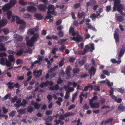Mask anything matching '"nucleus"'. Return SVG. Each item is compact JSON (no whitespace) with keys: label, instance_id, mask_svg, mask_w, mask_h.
<instances>
[{"label":"nucleus","instance_id":"obj_1","mask_svg":"<svg viewBox=\"0 0 125 125\" xmlns=\"http://www.w3.org/2000/svg\"><path fill=\"white\" fill-rule=\"evenodd\" d=\"M114 1V6L113 7V10L115 11L117 10L122 15H123L122 11L123 9L122 6L120 4V1L119 0H113Z\"/></svg>","mask_w":125,"mask_h":125},{"label":"nucleus","instance_id":"obj_2","mask_svg":"<svg viewBox=\"0 0 125 125\" xmlns=\"http://www.w3.org/2000/svg\"><path fill=\"white\" fill-rule=\"evenodd\" d=\"M0 63L2 65H6L7 67L11 66L12 63L6 58H1L0 60Z\"/></svg>","mask_w":125,"mask_h":125},{"label":"nucleus","instance_id":"obj_3","mask_svg":"<svg viewBox=\"0 0 125 125\" xmlns=\"http://www.w3.org/2000/svg\"><path fill=\"white\" fill-rule=\"evenodd\" d=\"M6 15L8 19L9 20H10L11 17V22H13L15 21V17L16 16L12 14V12L10 11L9 10L8 11L6 12Z\"/></svg>","mask_w":125,"mask_h":125},{"label":"nucleus","instance_id":"obj_4","mask_svg":"<svg viewBox=\"0 0 125 125\" xmlns=\"http://www.w3.org/2000/svg\"><path fill=\"white\" fill-rule=\"evenodd\" d=\"M89 104L91 107L93 108H98L100 107V103L99 102L93 103V101L92 99H90Z\"/></svg>","mask_w":125,"mask_h":125},{"label":"nucleus","instance_id":"obj_5","mask_svg":"<svg viewBox=\"0 0 125 125\" xmlns=\"http://www.w3.org/2000/svg\"><path fill=\"white\" fill-rule=\"evenodd\" d=\"M75 36H74L73 37H70V38L71 40L75 41L78 42H79L82 41L83 39L82 38L79 36L78 33V35H76Z\"/></svg>","mask_w":125,"mask_h":125},{"label":"nucleus","instance_id":"obj_6","mask_svg":"<svg viewBox=\"0 0 125 125\" xmlns=\"http://www.w3.org/2000/svg\"><path fill=\"white\" fill-rule=\"evenodd\" d=\"M11 8V6L10 4L7 3L6 4L2 7V9L4 12L10 9Z\"/></svg>","mask_w":125,"mask_h":125},{"label":"nucleus","instance_id":"obj_7","mask_svg":"<svg viewBox=\"0 0 125 125\" xmlns=\"http://www.w3.org/2000/svg\"><path fill=\"white\" fill-rule=\"evenodd\" d=\"M69 33L71 34L73 36H75L76 35H78V33L76 31L74 30V28L73 27H70L69 29Z\"/></svg>","mask_w":125,"mask_h":125},{"label":"nucleus","instance_id":"obj_8","mask_svg":"<svg viewBox=\"0 0 125 125\" xmlns=\"http://www.w3.org/2000/svg\"><path fill=\"white\" fill-rule=\"evenodd\" d=\"M39 37V34L38 33H36L30 39H31V40L34 42L37 41Z\"/></svg>","mask_w":125,"mask_h":125},{"label":"nucleus","instance_id":"obj_9","mask_svg":"<svg viewBox=\"0 0 125 125\" xmlns=\"http://www.w3.org/2000/svg\"><path fill=\"white\" fill-rule=\"evenodd\" d=\"M42 70L40 69L38 70L35 71L33 72V73L34 74V75L36 77L40 76L42 74Z\"/></svg>","mask_w":125,"mask_h":125},{"label":"nucleus","instance_id":"obj_10","mask_svg":"<svg viewBox=\"0 0 125 125\" xmlns=\"http://www.w3.org/2000/svg\"><path fill=\"white\" fill-rule=\"evenodd\" d=\"M90 49V47L88 45L85 46V48L83 51H81L80 52L79 54L80 55H84Z\"/></svg>","mask_w":125,"mask_h":125},{"label":"nucleus","instance_id":"obj_11","mask_svg":"<svg viewBox=\"0 0 125 125\" xmlns=\"http://www.w3.org/2000/svg\"><path fill=\"white\" fill-rule=\"evenodd\" d=\"M27 10L28 12H33L36 11L37 9L34 7L28 6L27 7Z\"/></svg>","mask_w":125,"mask_h":125},{"label":"nucleus","instance_id":"obj_12","mask_svg":"<svg viewBox=\"0 0 125 125\" xmlns=\"http://www.w3.org/2000/svg\"><path fill=\"white\" fill-rule=\"evenodd\" d=\"M48 15L46 17V19H48L51 17V16L50 15V14H52L56 15L57 13L54 11H51L48 10L47 11Z\"/></svg>","mask_w":125,"mask_h":125},{"label":"nucleus","instance_id":"obj_13","mask_svg":"<svg viewBox=\"0 0 125 125\" xmlns=\"http://www.w3.org/2000/svg\"><path fill=\"white\" fill-rule=\"evenodd\" d=\"M52 84L53 83L52 82H49V81H47L46 82H43L39 86L41 88H43L45 86L48 85L49 84Z\"/></svg>","mask_w":125,"mask_h":125},{"label":"nucleus","instance_id":"obj_14","mask_svg":"<svg viewBox=\"0 0 125 125\" xmlns=\"http://www.w3.org/2000/svg\"><path fill=\"white\" fill-rule=\"evenodd\" d=\"M96 71V68L92 67H91V69L89 71V73L90 76H93L95 73Z\"/></svg>","mask_w":125,"mask_h":125},{"label":"nucleus","instance_id":"obj_15","mask_svg":"<svg viewBox=\"0 0 125 125\" xmlns=\"http://www.w3.org/2000/svg\"><path fill=\"white\" fill-rule=\"evenodd\" d=\"M16 18V23L17 24H20L21 25L24 24V23H26L23 20H21L18 17L16 16L15 18Z\"/></svg>","mask_w":125,"mask_h":125},{"label":"nucleus","instance_id":"obj_16","mask_svg":"<svg viewBox=\"0 0 125 125\" xmlns=\"http://www.w3.org/2000/svg\"><path fill=\"white\" fill-rule=\"evenodd\" d=\"M26 41L27 45L29 46L32 47L34 45V43L31 40V39L30 40H26Z\"/></svg>","mask_w":125,"mask_h":125},{"label":"nucleus","instance_id":"obj_17","mask_svg":"<svg viewBox=\"0 0 125 125\" xmlns=\"http://www.w3.org/2000/svg\"><path fill=\"white\" fill-rule=\"evenodd\" d=\"M27 103V102L26 101L25 99H24L23 100L22 103H21V104H14V105L16 107H20L21 106V105L22 106H25Z\"/></svg>","mask_w":125,"mask_h":125},{"label":"nucleus","instance_id":"obj_18","mask_svg":"<svg viewBox=\"0 0 125 125\" xmlns=\"http://www.w3.org/2000/svg\"><path fill=\"white\" fill-rule=\"evenodd\" d=\"M115 17L117 20L119 22H122L123 21V17L121 16H119L117 14H115Z\"/></svg>","mask_w":125,"mask_h":125},{"label":"nucleus","instance_id":"obj_19","mask_svg":"<svg viewBox=\"0 0 125 125\" xmlns=\"http://www.w3.org/2000/svg\"><path fill=\"white\" fill-rule=\"evenodd\" d=\"M7 23V20L6 19L1 20L0 21V27L5 26Z\"/></svg>","mask_w":125,"mask_h":125},{"label":"nucleus","instance_id":"obj_20","mask_svg":"<svg viewBox=\"0 0 125 125\" xmlns=\"http://www.w3.org/2000/svg\"><path fill=\"white\" fill-rule=\"evenodd\" d=\"M113 90H111L110 92V95L111 96L112 99L114 100L115 101H116V96L113 94Z\"/></svg>","mask_w":125,"mask_h":125},{"label":"nucleus","instance_id":"obj_21","mask_svg":"<svg viewBox=\"0 0 125 125\" xmlns=\"http://www.w3.org/2000/svg\"><path fill=\"white\" fill-rule=\"evenodd\" d=\"M38 7L40 10H43L46 8V6L44 5L40 4L38 6Z\"/></svg>","mask_w":125,"mask_h":125},{"label":"nucleus","instance_id":"obj_22","mask_svg":"<svg viewBox=\"0 0 125 125\" xmlns=\"http://www.w3.org/2000/svg\"><path fill=\"white\" fill-rule=\"evenodd\" d=\"M14 37L17 39L19 41H21L23 39V38L22 36L17 34H15L14 35Z\"/></svg>","mask_w":125,"mask_h":125},{"label":"nucleus","instance_id":"obj_23","mask_svg":"<svg viewBox=\"0 0 125 125\" xmlns=\"http://www.w3.org/2000/svg\"><path fill=\"white\" fill-rule=\"evenodd\" d=\"M77 16L78 18H81L84 17L86 15V14L85 12H82L81 13L78 12L77 14Z\"/></svg>","mask_w":125,"mask_h":125},{"label":"nucleus","instance_id":"obj_24","mask_svg":"<svg viewBox=\"0 0 125 125\" xmlns=\"http://www.w3.org/2000/svg\"><path fill=\"white\" fill-rule=\"evenodd\" d=\"M86 25L88 26V28L90 29H92L94 31H96V30L94 27H93L89 23H86Z\"/></svg>","mask_w":125,"mask_h":125},{"label":"nucleus","instance_id":"obj_25","mask_svg":"<svg viewBox=\"0 0 125 125\" xmlns=\"http://www.w3.org/2000/svg\"><path fill=\"white\" fill-rule=\"evenodd\" d=\"M9 60L10 62H15V59L14 57L11 55H10L8 56Z\"/></svg>","mask_w":125,"mask_h":125},{"label":"nucleus","instance_id":"obj_26","mask_svg":"<svg viewBox=\"0 0 125 125\" xmlns=\"http://www.w3.org/2000/svg\"><path fill=\"white\" fill-rule=\"evenodd\" d=\"M35 17L39 20H41L42 19V16L40 14L36 13L34 15Z\"/></svg>","mask_w":125,"mask_h":125},{"label":"nucleus","instance_id":"obj_27","mask_svg":"<svg viewBox=\"0 0 125 125\" xmlns=\"http://www.w3.org/2000/svg\"><path fill=\"white\" fill-rule=\"evenodd\" d=\"M35 32L33 28H31L29 30L27 33L29 35H32Z\"/></svg>","mask_w":125,"mask_h":125},{"label":"nucleus","instance_id":"obj_28","mask_svg":"<svg viewBox=\"0 0 125 125\" xmlns=\"http://www.w3.org/2000/svg\"><path fill=\"white\" fill-rule=\"evenodd\" d=\"M56 8L53 5H49L48 7V10H55Z\"/></svg>","mask_w":125,"mask_h":125},{"label":"nucleus","instance_id":"obj_29","mask_svg":"<svg viewBox=\"0 0 125 125\" xmlns=\"http://www.w3.org/2000/svg\"><path fill=\"white\" fill-rule=\"evenodd\" d=\"M77 94L78 93L77 92H76L75 93L73 94L72 97V102H73V103L74 102Z\"/></svg>","mask_w":125,"mask_h":125},{"label":"nucleus","instance_id":"obj_30","mask_svg":"<svg viewBox=\"0 0 125 125\" xmlns=\"http://www.w3.org/2000/svg\"><path fill=\"white\" fill-rule=\"evenodd\" d=\"M114 36L116 42L118 41L119 40V39L118 34L116 33L115 32L114 34Z\"/></svg>","mask_w":125,"mask_h":125},{"label":"nucleus","instance_id":"obj_31","mask_svg":"<svg viewBox=\"0 0 125 125\" xmlns=\"http://www.w3.org/2000/svg\"><path fill=\"white\" fill-rule=\"evenodd\" d=\"M111 62L113 63H117L118 64L120 63L121 62V60L117 61L116 60L113 59H111Z\"/></svg>","mask_w":125,"mask_h":125},{"label":"nucleus","instance_id":"obj_32","mask_svg":"<svg viewBox=\"0 0 125 125\" xmlns=\"http://www.w3.org/2000/svg\"><path fill=\"white\" fill-rule=\"evenodd\" d=\"M24 51L23 49H21L17 52L16 53V55L18 56L21 55L24 52Z\"/></svg>","mask_w":125,"mask_h":125},{"label":"nucleus","instance_id":"obj_33","mask_svg":"<svg viewBox=\"0 0 125 125\" xmlns=\"http://www.w3.org/2000/svg\"><path fill=\"white\" fill-rule=\"evenodd\" d=\"M84 94L83 93H81V94L79 96V97L80 98V103L81 104L82 103L83 100V97H84Z\"/></svg>","mask_w":125,"mask_h":125},{"label":"nucleus","instance_id":"obj_34","mask_svg":"<svg viewBox=\"0 0 125 125\" xmlns=\"http://www.w3.org/2000/svg\"><path fill=\"white\" fill-rule=\"evenodd\" d=\"M16 2V0H10V5L11 6V7L15 4Z\"/></svg>","mask_w":125,"mask_h":125},{"label":"nucleus","instance_id":"obj_35","mask_svg":"<svg viewBox=\"0 0 125 125\" xmlns=\"http://www.w3.org/2000/svg\"><path fill=\"white\" fill-rule=\"evenodd\" d=\"M0 50L2 51H6V49L4 47L3 44L1 43L0 44Z\"/></svg>","mask_w":125,"mask_h":125},{"label":"nucleus","instance_id":"obj_36","mask_svg":"<svg viewBox=\"0 0 125 125\" xmlns=\"http://www.w3.org/2000/svg\"><path fill=\"white\" fill-rule=\"evenodd\" d=\"M26 27V23H24V24L21 25L20 27L19 28V30L21 32L22 31L24 30L25 28Z\"/></svg>","mask_w":125,"mask_h":125},{"label":"nucleus","instance_id":"obj_37","mask_svg":"<svg viewBox=\"0 0 125 125\" xmlns=\"http://www.w3.org/2000/svg\"><path fill=\"white\" fill-rule=\"evenodd\" d=\"M33 104L34 106V108L36 109H38L40 107L41 105L39 104L36 102H34Z\"/></svg>","mask_w":125,"mask_h":125},{"label":"nucleus","instance_id":"obj_38","mask_svg":"<svg viewBox=\"0 0 125 125\" xmlns=\"http://www.w3.org/2000/svg\"><path fill=\"white\" fill-rule=\"evenodd\" d=\"M19 2L20 4L23 6L26 5L27 3V2H24L23 0H19Z\"/></svg>","mask_w":125,"mask_h":125},{"label":"nucleus","instance_id":"obj_39","mask_svg":"<svg viewBox=\"0 0 125 125\" xmlns=\"http://www.w3.org/2000/svg\"><path fill=\"white\" fill-rule=\"evenodd\" d=\"M23 62V60L20 59H18L16 61V64L18 65L21 64Z\"/></svg>","mask_w":125,"mask_h":125},{"label":"nucleus","instance_id":"obj_40","mask_svg":"<svg viewBox=\"0 0 125 125\" xmlns=\"http://www.w3.org/2000/svg\"><path fill=\"white\" fill-rule=\"evenodd\" d=\"M25 109H22L18 111V112L19 114L21 115H22L25 113Z\"/></svg>","mask_w":125,"mask_h":125},{"label":"nucleus","instance_id":"obj_41","mask_svg":"<svg viewBox=\"0 0 125 125\" xmlns=\"http://www.w3.org/2000/svg\"><path fill=\"white\" fill-rule=\"evenodd\" d=\"M36 57L37 58L38 60H39L40 62L42 61L43 58L42 56H41L40 55H39L37 56Z\"/></svg>","mask_w":125,"mask_h":125},{"label":"nucleus","instance_id":"obj_42","mask_svg":"<svg viewBox=\"0 0 125 125\" xmlns=\"http://www.w3.org/2000/svg\"><path fill=\"white\" fill-rule=\"evenodd\" d=\"M2 31H3L4 34H6L8 33L9 32V29L7 28H4L3 29Z\"/></svg>","mask_w":125,"mask_h":125},{"label":"nucleus","instance_id":"obj_43","mask_svg":"<svg viewBox=\"0 0 125 125\" xmlns=\"http://www.w3.org/2000/svg\"><path fill=\"white\" fill-rule=\"evenodd\" d=\"M16 113V111H11V112L10 113L9 115L11 117H13L15 115Z\"/></svg>","mask_w":125,"mask_h":125},{"label":"nucleus","instance_id":"obj_44","mask_svg":"<svg viewBox=\"0 0 125 125\" xmlns=\"http://www.w3.org/2000/svg\"><path fill=\"white\" fill-rule=\"evenodd\" d=\"M112 118H109L105 122L104 124H107L110 123L112 122Z\"/></svg>","mask_w":125,"mask_h":125},{"label":"nucleus","instance_id":"obj_45","mask_svg":"<svg viewBox=\"0 0 125 125\" xmlns=\"http://www.w3.org/2000/svg\"><path fill=\"white\" fill-rule=\"evenodd\" d=\"M80 6V4L79 3L75 4L73 6V7L74 8L77 9Z\"/></svg>","mask_w":125,"mask_h":125},{"label":"nucleus","instance_id":"obj_46","mask_svg":"<svg viewBox=\"0 0 125 125\" xmlns=\"http://www.w3.org/2000/svg\"><path fill=\"white\" fill-rule=\"evenodd\" d=\"M58 50V48H53V49L52 50L51 52L53 54H55L56 53V52Z\"/></svg>","mask_w":125,"mask_h":125},{"label":"nucleus","instance_id":"obj_47","mask_svg":"<svg viewBox=\"0 0 125 125\" xmlns=\"http://www.w3.org/2000/svg\"><path fill=\"white\" fill-rule=\"evenodd\" d=\"M124 108V107L121 105H120L118 107V110L120 111H123Z\"/></svg>","mask_w":125,"mask_h":125},{"label":"nucleus","instance_id":"obj_48","mask_svg":"<svg viewBox=\"0 0 125 125\" xmlns=\"http://www.w3.org/2000/svg\"><path fill=\"white\" fill-rule=\"evenodd\" d=\"M90 45L91 46V50H90V51L91 52H92L94 50V44H93L92 43L90 44Z\"/></svg>","mask_w":125,"mask_h":125},{"label":"nucleus","instance_id":"obj_49","mask_svg":"<svg viewBox=\"0 0 125 125\" xmlns=\"http://www.w3.org/2000/svg\"><path fill=\"white\" fill-rule=\"evenodd\" d=\"M58 35L59 37H62L64 35L63 32L60 31L59 32Z\"/></svg>","mask_w":125,"mask_h":125},{"label":"nucleus","instance_id":"obj_50","mask_svg":"<svg viewBox=\"0 0 125 125\" xmlns=\"http://www.w3.org/2000/svg\"><path fill=\"white\" fill-rule=\"evenodd\" d=\"M24 53H28L30 54H31L32 53V50L31 49H29L28 50H27V51H25L24 52Z\"/></svg>","mask_w":125,"mask_h":125},{"label":"nucleus","instance_id":"obj_51","mask_svg":"<svg viewBox=\"0 0 125 125\" xmlns=\"http://www.w3.org/2000/svg\"><path fill=\"white\" fill-rule=\"evenodd\" d=\"M103 73L105 75L109 76L110 75L109 73L106 70H104L103 71Z\"/></svg>","mask_w":125,"mask_h":125},{"label":"nucleus","instance_id":"obj_52","mask_svg":"<svg viewBox=\"0 0 125 125\" xmlns=\"http://www.w3.org/2000/svg\"><path fill=\"white\" fill-rule=\"evenodd\" d=\"M7 56V54L5 52L0 53V57Z\"/></svg>","mask_w":125,"mask_h":125},{"label":"nucleus","instance_id":"obj_53","mask_svg":"<svg viewBox=\"0 0 125 125\" xmlns=\"http://www.w3.org/2000/svg\"><path fill=\"white\" fill-rule=\"evenodd\" d=\"M80 71V70L79 69H74L73 70V73H77Z\"/></svg>","mask_w":125,"mask_h":125},{"label":"nucleus","instance_id":"obj_54","mask_svg":"<svg viewBox=\"0 0 125 125\" xmlns=\"http://www.w3.org/2000/svg\"><path fill=\"white\" fill-rule=\"evenodd\" d=\"M70 96V94L68 92H66L65 94V95L64 96V98L66 99H68Z\"/></svg>","mask_w":125,"mask_h":125},{"label":"nucleus","instance_id":"obj_55","mask_svg":"<svg viewBox=\"0 0 125 125\" xmlns=\"http://www.w3.org/2000/svg\"><path fill=\"white\" fill-rule=\"evenodd\" d=\"M106 80L107 81V83L108 86H111L113 85V82H111V83L109 81H107V79H106Z\"/></svg>","mask_w":125,"mask_h":125},{"label":"nucleus","instance_id":"obj_56","mask_svg":"<svg viewBox=\"0 0 125 125\" xmlns=\"http://www.w3.org/2000/svg\"><path fill=\"white\" fill-rule=\"evenodd\" d=\"M33 28L35 32L37 31H39V26H37Z\"/></svg>","mask_w":125,"mask_h":125},{"label":"nucleus","instance_id":"obj_57","mask_svg":"<svg viewBox=\"0 0 125 125\" xmlns=\"http://www.w3.org/2000/svg\"><path fill=\"white\" fill-rule=\"evenodd\" d=\"M2 108V111L5 114L8 112V109H6L4 106H3Z\"/></svg>","mask_w":125,"mask_h":125},{"label":"nucleus","instance_id":"obj_58","mask_svg":"<svg viewBox=\"0 0 125 125\" xmlns=\"http://www.w3.org/2000/svg\"><path fill=\"white\" fill-rule=\"evenodd\" d=\"M83 108L85 110H88L89 109V107L86 104H84V106H83Z\"/></svg>","mask_w":125,"mask_h":125},{"label":"nucleus","instance_id":"obj_59","mask_svg":"<svg viewBox=\"0 0 125 125\" xmlns=\"http://www.w3.org/2000/svg\"><path fill=\"white\" fill-rule=\"evenodd\" d=\"M66 48L65 46L64 45H62L60 47L59 49L61 51H63V50L65 49Z\"/></svg>","mask_w":125,"mask_h":125},{"label":"nucleus","instance_id":"obj_60","mask_svg":"<svg viewBox=\"0 0 125 125\" xmlns=\"http://www.w3.org/2000/svg\"><path fill=\"white\" fill-rule=\"evenodd\" d=\"M41 33L42 35L45 36L47 34L46 31L44 30H43L42 31Z\"/></svg>","mask_w":125,"mask_h":125},{"label":"nucleus","instance_id":"obj_61","mask_svg":"<svg viewBox=\"0 0 125 125\" xmlns=\"http://www.w3.org/2000/svg\"><path fill=\"white\" fill-rule=\"evenodd\" d=\"M110 107V106L109 105H104L102 106L101 108L102 109H104L105 108H109Z\"/></svg>","mask_w":125,"mask_h":125},{"label":"nucleus","instance_id":"obj_62","mask_svg":"<svg viewBox=\"0 0 125 125\" xmlns=\"http://www.w3.org/2000/svg\"><path fill=\"white\" fill-rule=\"evenodd\" d=\"M7 52L9 54H14L16 53L15 52L10 50H9L7 51Z\"/></svg>","mask_w":125,"mask_h":125},{"label":"nucleus","instance_id":"obj_63","mask_svg":"<svg viewBox=\"0 0 125 125\" xmlns=\"http://www.w3.org/2000/svg\"><path fill=\"white\" fill-rule=\"evenodd\" d=\"M89 76V74L87 73L83 74L81 75V77H82L84 78Z\"/></svg>","mask_w":125,"mask_h":125},{"label":"nucleus","instance_id":"obj_64","mask_svg":"<svg viewBox=\"0 0 125 125\" xmlns=\"http://www.w3.org/2000/svg\"><path fill=\"white\" fill-rule=\"evenodd\" d=\"M94 89L96 91H100V87L99 86H94Z\"/></svg>","mask_w":125,"mask_h":125}]
</instances>
